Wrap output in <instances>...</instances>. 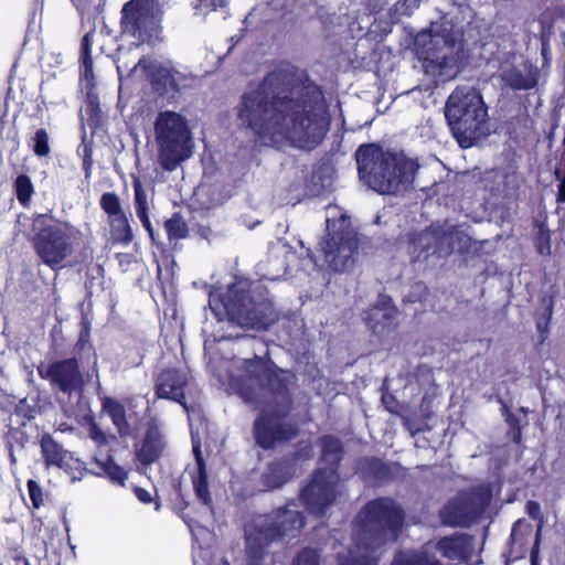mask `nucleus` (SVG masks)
<instances>
[{
	"instance_id": "obj_1",
	"label": "nucleus",
	"mask_w": 565,
	"mask_h": 565,
	"mask_svg": "<svg viewBox=\"0 0 565 565\" xmlns=\"http://www.w3.org/2000/svg\"><path fill=\"white\" fill-rule=\"evenodd\" d=\"M241 127L270 142L289 141L311 151L331 125L323 93L294 66H278L249 84L235 106Z\"/></svg>"
},
{
	"instance_id": "obj_2",
	"label": "nucleus",
	"mask_w": 565,
	"mask_h": 565,
	"mask_svg": "<svg viewBox=\"0 0 565 565\" xmlns=\"http://www.w3.org/2000/svg\"><path fill=\"white\" fill-rule=\"evenodd\" d=\"M361 180L380 194H397L408 190L419 169L416 160L384 150L377 143H364L355 151Z\"/></svg>"
},
{
	"instance_id": "obj_3",
	"label": "nucleus",
	"mask_w": 565,
	"mask_h": 565,
	"mask_svg": "<svg viewBox=\"0 0 565 565\" xmlns=\"http://www.w3.org/2000/svg\"><path fill=\"white\" fill-rule=\"evenodd\" d=\"M245 376L237 377L234 386L238 395L247 403L259 402V391L266 393L277 408L290 412L294 396L290 386L296 375L287 369L278 366L266 351L264 356L255 354L244 359L241 365Z\"/></svg>"
},
{
	"instance_id": "obj_4",
	"label": "nucleus",
	"mask_w": 565,
	"mask_h": 565,
	"mask_svg": "<svg viewBox=\"0 0 565 565\" xmlns=\"http://www.w3.org/2000/svg\"><path fill=\"white\" fill-rule=\"evenodd\" d=\"M209 307L217 321L228 319L245 329L267 330L278 320L271 301L254 300L250 292L237 284L213 287Z\"/></svg>"
},
{
	"instance_id": "obj_5",
	"label": "nucleus",
	"mask_w": 565,
	"mask_h": 565,
	"mask_svg": "<svg viewBox=\"0 0 565 565\" xmlns=\"http://www.w3.org/2000/svg\"><path fill=\"white\" fill-rule=\"evenodd\" d=\"M306 524L302 512L281 507L245 530L246 565H275L274 543L297 537Z\"/></svg>"
},
{
	"instance_id": "obj_6",
	"label": "nucleus",
	"mask_w": 565,
	"mask_h": 565,
	"mask_svg": "<svg viewBox=\"0 0 565 565\" xmlns=\"http://www.w3.org/2000/svg\"><path fill=\"white\" fill-rule=\"evenodd\" d=\"M405 511L392 497H379L367 501L353 521L358 546L375 551L388 542H395L403 530Z\"/></svg>"
},
{
	"instance_id": "obj_7",
	"label": "nucleus",
	"mask_w": 565,
	"mask_h": 565,
	"mask_svg": "<svg viewBox=\"0 0 565 565\" xmlns=\"http://www.w3.org/2000/svg\"><path fill=\"white\" fill-rule=\"evenodd\" d=\"M445 117L452 136L463 149L488 135V106L475 87L457 86L446 100Z\"/></svg>"
},
{
	"instance_id": "obj_8",
	"label": "nucleus",
	"mask_w": 565,
	"mask_h": 565,
	"mask_svg": "<svg viewBox=\"0 0 565 565\" xmlns=\"http://www.w3.org/2000/svg\"><path fill=\"white\" fill-rule=\"evenodd\" d=\"M320 460L327 466L317 468L300 491V500L310 514L322 516L337 499L338 470L344 455L341 440L333 435L319 438Z\"/></svg>"
},
{
	"instance_id": "obj_9",
	"label": "nucleus",
	"mask_w": 565,
	"mask_h": 565,
	"mask_svg": "<svg viewBox=\"0 0 565 565\" xmlns=\"http://www.w3.org/2000/svg\"><path fill=\"white\" fill-rule=\"evenodd\" d=\"M31 230V244L41 263L53 271L62 269L74 252L79 231L71 223L50 214L34 215Z\"/></svg>"
},
{
	"instance_id": "obj_10",
	"label": "nucleus",
	"mask_w": 565,
	"mask_h": 565,
	"mask_svg": "<svg viewBox=\"0 0 565 565\" xmlns=\"http://www.w3.org/2000/svg\"><path fill=\"white\" fill-rule=\"evenodd\" d=\"M160 166L173 171L192 156V134L185 118L172 110L160 111L154 121Z\"/></svg>"
},
{
	"instance_id": "obj_11",
	"label": "nucleus",
	"mask_w": 565,
	"mask_h": 565,
	"mask_svg": "<svg viewBox=\"0 0 565 565\" xmlns=\"http://www.w3.org/2000/svg\"><path fill=\"white\" fill-rule=\"evenodd\" d=\"M166 0H129L120 10V30L138 45L162 41Z\"/></svg>"
},
{
	"instance_id": "obj_12",
	"label": "nucleus",
	"mask_w": 565,
	"mask_h": 565,
	"mask_svg": "<svg viewBox=\"0 0 565 565\" xmlns=\"http://www.w3.org/2000/svg\"><path fill=\"white\" fill-rule=\"evenodd\" d=\"M492 498V487L489 483L460 490L440 509V521L451 527H470L481 520Z\"/></svg>"
},
{
	"instance_id": "obj_13",
	"label": "nucleus",
	"mask_w": 565,
	"mask_h": 565,
	"mask_svg": "<svg viewBox=\"0 0 565 565\" xmlns=\"http://www.w3.org/2000/svg\"><path fill=\"white\" fill-rule=\"evenodd\" d=\"M290 412L281 408L262 411L254 420L255 443L264 450H270L278 444L292 440L299 434L296 424L286 422Z\"/></svg>"
},
{
	"instance_id": "obj_14",
	"label": "nucleus",
	"mask_w": 565,
	"mask_h": 565,
	"mask_svg": "<svg viewBox=\"0 0 565 565\" xmlns=\"http://www.w3.org/2000/svg\"><path fill=\"white\" fill-rule=\"evenodd\" d=\"M319 249L329 269L342 273L353 263V255L358 250V238L349 226L328 231L319 242Z\"/></svg>"
},
{
	"instance_id": "obj_15",
	"label": "nucleus",
	"mask_w": 565,
	"mask_h": 565,
	"mask_svg": "<svg viewBox=\"0 0 565 565\" xmlns=\"http://www.w3.org/2000/svg\"><path fill=\"white\" fill-rule=\"evenodd\" d=\"M38 372L52 387L68 396L83 391L84 380L76 358L56 360L46 369L39 367Z\"/></svg>"
},
{
	"instance_id": "obj_16",
	"label": "nucleus",
	"mask_w": 565,
	"mask_h": 565,
	"mask_svg": "<svg viewBox=\"0 0 565 565\" xmlns=\"http://www.w3.org/2000/svg\"><path fill=\"white\" fill-rule=\"evenodd\" d=\"M189 385V374L179 367L162 369L154 377L153 391L159 399L172 401L189 411L185 388Z\"/></svg>"
},
{
	"instance_id": "obj_17",
	"label": "nucleus",
	"mask_w": 565,
	"mask_h": 565,
	"mask_svg": "<svg viewBox=\"0 0 565 565\" xmlns=\"http://www.w3.org/2000/svg\"><path fill=\"white\" fill-rule=\"evenodd\" d=\"M414 50L426 74L443 77L446 70L454 66L452 56L440 55L435 49L430 31H422L416 35Z\"/></svg>"
},
{
	"instance_id": "obj_18",
	"label": "nucleus",
	"mask_w": 565,
	"mask_h": 565,
	"mask_svg": "<svg viewBox=\"0 0 565 565\" xmlns=\"http://www.w3.org/2000/svg\"><path fill=\"white\" fill-rule=\"evenodd\" d=\"M361 479L373 487H382L395 481L403 467L398 462H387L377 457H363L356 466Z\"/></svg>"
},
{
	"instance_id": "obj_19",
	"label": "nucleus",
	"mask_w": 565,
	"mask_h": 565,
	"mask_svg": "<svg viewBox=\"0 0 565 565\" xmlns=\"http://www.w3.org/2000/svg\"><path fill=\"white\" fill-rule=\"evenodd\" d=\"M166 448V441L156 418L146 424L142 438L135 444V459L143 467L157 462Z\"/></svg>"
},
{
	"instance_id": "obj_20",
	"label": "nucleus",
	"mask_w": 565,
	"mask_h": 565,
	"mask_svg": "<svg viewBox=\"0 0 565 565\" xmlns=\"http://www.w3.org/2000/svg\"><path fill=\"white\" fill-rule=\"evenodd\" d=\"M297 454L282 456L270 461L262 475V484L266 490H276L291 480L296 473Z\"/></svg>"
},
{
	"instance_id": "obj_21",
	"label": "nucleus",
	"mask_w": 565,
	"mask_h": 565,
	"mask_svg": "<svg viewBox=\"0 0 565 565\" xmlns=\"http://www.w3.org/2000/svg\"><path fill=\"white\" fill-rule=\"evenodd\" d=\"M436 550L449 561L467 562L473 553V536L467 533H454L440 537Z\"/></svg>"
},
{
	"instance_id": "obj_22",
	"label": "nucleus",
	"mask_w": 565,
	"mask_h": 565,
	"mask_svg": "<svg viewBox=\"0 0 565 565\" xmlns=\"http://www.w3.org/2000/svg\"><path fill=\"white\" fill-rule=\"evenodd\" d=\"M446 236V232L440 227L415 234L409 243V252L414 256L413 260H418L423 254H425L424 258H427L429 254L439 253L441 241Z\"/></svg>"
},
{
	"instance_id": "obj_23",
	"label": "nucleus",
	"mask_w": 565,
	"mask_h": 565,
	"mask_svg": "<svg viewBox=\"0 0 565 565\" xmlns=\"http://www.w3.org/2000/svg\"><path fill=\"white\" fill-rule=\"evenodd\" d=\"M40 448L45 468L57 467L67 470L72 467V454L64 449L50 434L45 433L41 436Z\"/></svg>"
},
{
	"instance_id": "obj_24",
	"label": "nucleus",
	"mask_w": 565,
	"mask_h": 565,
	"mask_svg": "<svg viewBox=\"0 0 565 565\" xmlns=\"http://www.w3.org/2000/svg\"><path fill=\"white\" fill-rule=\"evenodd\" d=\"M398 310L394 305L374 306L365 312V322L373 333L382 334L385 331H391L396 327L395 320Z\"/></svg>"
},
{
	"instance_id": "obj_25",
	"label": "nucleus",
	"mask_w": 565,
	"mask_h": 565,
	"mask_svg": "<svg viewBox=\"0 0 565 565\" xmlns=\"http://www.w3.org/2000/svg\"><path fill=\"white\" fill-rule=\"evenodd\" d=\"M102 409L110 417L121 437L131 435V426L127 420L125 406L119 401L106 396L102 401Z\"/></svg>"
},
{
	"instance_id": "obj_26",
	"label": "nucleus",
	"mask_w": 565,
	"mask_h": 565,
	"mask_svg": "<svg viewBox=\"0 0 565 565\" xmlns=\"http://www.w3.org/2000/svg\"><path fill=\"white\" fill-rule=\"evenodd\" d=\"M150 83L154 92L159 95L168 93H179L180 86L175 73L163 66L156 67L149 75Z\"/></svg>"
},
{
	"instance_id": "obj_27",
	"label": "nucleus",
	"mask_w": 565,
	"mask_h": 565,
	"mask_svg": "<svg viewBox=\"0 0 565 565\" xmlns=\"http://www.w3.org/2000/svg\"><path fill=\"white\" fill-rule=\"evenodd\" d=\"M110 236L114 243L129 245L134 241V232L130 225V216L124 212L108 218Z\"/></svg>"
},
{
	"instance_id": "obj_28",
	"label": "nucleus",
	"mask_w": 565,
	"mask_h": 565,
	"mask_svg": "<svg viewBox=\"0 0 565 565\" xmlns=\"http://www.w3.org/2000/svg\"><path fill=\"white\" fill-rule=\"evenodd\" d=\"M95 26L87 31L81 40L79 61L83 66L82 76L86 79L94 78V63L92 58V45L94 41Z\"/></svg>"
},
{
	"instance_id": "obj_29",
	"label": "nucleus",
	"mask_w": 565,
	"mask_h": 565,
	"mask_svg": "<svg viewBox=\"0 0 565 565\" xmlns=\"http://www.w3.org/2000/svg\"><path fill=\"white\" fill-rule=\"evenodd\" d=\"M193 490L199 501L206 507H212V497L209 489V476L206 466L196 468V473L192 476Z\"/></svg>"
},
{
	"instance_id": "obj_30",
	"label": "nucleus",
	"mask_w": 565,
	"mask_h": 565,
	"mask_svg": "<svg viewBox=\"0 0 565 565\" xmlns=\"http://www.w3.org/2000/svg\"><path fill=\"white\" fill-rule=\"evenodd\" d=\"M13 190L18 202L23 207H28L34 194V185L31 178L25 173L19 174L13 182Z\"/></svg>"
},
{
	"instance_id": "obj_31",
	"label": "nucleus",
	"mask_w": 565,
	"mask_h": 565,
	"mask_svg": "<svg viewBox=\"0 0 565 565\" xmlns=\"http://www.w3.org/2000/svg\"><path fill=\"white\" fill-rule=\"evenodd\" d=\"M95 463L100 470V473L108 477L111 481L117 482L119 484H124L127 479V471L115 462L111 456H108L105 460H99L95 458Z\"/></svg>"
},
{
	"instance_id": "obj_32",
	"label": "nucleus",
	"mask_w": 565,
	"mask_h": 565,
	"mask_svg": "<svg viewBox=\"0 0 565 565\" xmlns=\"http://www.w3.org/2000/svg\"><path fill=\"white\" fill-rule=\"evenodd\" d=\"M392 565H443L434 555L427 552H412L394 558Z\"/></svg>"
},
{
	"instance_id": "obj_33",
	"label": "nucleus",
	"mask_w": 565,
	"mask_h": 565,
	"mask_svg": "<svg viewBox=\"0 0 565 565\" xmlns=\"http://www.w3.org/2000/svg\"><path fill=\"white\" fill-rule=\"evenodd\" d=\"M164 230L170 242L185 238L189 233L186 222L179 212L173 213L170 218L166 220Z\"/></svg>"
},
{
	"instance_id": "obj_34",
	"label": "nucleus",
	"mask_w": 565,
	"mask_h": 565,
	"mask_svg": "<svg viewBox=\"0 0 565 565\" xmlns=\"http://www.w3.org/2000/svg\"><path fill=\"white\" fill-rule=\"evenodd\" d=\"M78 11L82 21H94L102 13V4L96 0H71Z\"/></svg>"
},
{
	"instance_id": "obj_35",
	"label": "nucleus",
	"mask_w": 565,
	"mask_h": 565,
	"mask_svg": "<svg viewBox=\"0 0 565 565\" xmlns=\"http://www.w3.org/2000/svg\"><path fill=\"white\" fill-rule=\"evenodd\" d=\"M99 206L108 218L125 212L120 199L115 192H104L99 199Z\"/></svg>"
},
{
	"instance_id": "obj_36",
	"label": "nucleus",
	"mask_w": 565,
	"mask_h": 565,
	"mask_svg": "<svg viewBox=\"0 0 565 565\" xmlns=\"http://www.w3.org/2000/svg\"><path fill=\"white\" fill-rule=\"evenodd\" d=\"M132 188H134V205H135L137 216L149 214L148 194H147V191L145 190L141 181L136 178L132 181Z\"/></svg>"
},
{
	"instance_id": "obj_37",
	"label": "nucleus",
	"mask_w": 565,
	"mask_h": 565,
	"mask_svg": "<svg viewBox=\"0 0 565 565\" xmlns=\"http://www.w3.org/2000/svg\"><path fill=\"white\" fill-rule=\"evenodd\" d=\"M338 565H379V559L369 553H353L339 555Z\"/></svg>"
},
{
	"instance_id": "obj_38",
	"label": "nucleus",
	"mask_w": 565,
	"mask_h": 565,
	"mask_svg": "<svg viewBox=\"0 0 565 565\" xmlns=\"http://www.w3.org/2000/svg\"><path fill=\"white\" fill-rule=\"evenodd\" d=\"M87 125L93 132L103 126V113L96 99H89L86 106Z\"/></svg>"
},
{
	"instance_id": "obj_39",
	"label": "nucleus",
	"mask_w": 565,
	"mask_h": 565,
	"mask_svg": "<svg viewBox=\"0 0 565 565\" xmlns=\"http://www.w3.org/2000/svg\"><path fill=\"white\" fill-rule=\"evenodd\" d=\"M38 409L28 403L26 398L20 399L14 407L12 415L17 416L20 422L19 426H25L28 422L35 418Z\"/></svg>"
},
{
	"instance_id": "obj_40",
	"label": "nucleus",
	"mask_w": 565,
	"mask_h": 565,
	"mask_svg": "<svg viewBox=\"0 0 565 565\" xmlns=\"http://www.w3.org/2000/svg\"><path fill=\"white\" fill-rule=\"evenodd\" d=\"M32 149L34 154L38 157L49 156L51 148L49 143V135L44 128L38 129L32 137Z\"/></svg>"
},
{
	"instance_id": "obj_41",
	"label": "nucleus",
	"mask_w": 565,
	"mask_h": 565,
	"mask_svg": "<svg viewBox=\"0 0 565 565\" xmlns=\"http://www.w3.org/2000/svg\"><path fill=\"white\" fill-rule=\"evenodd\" d=\"M503 408L505 411V422L509 425L508 435L515 445H519L522 441V426L520 419L509 411L507 405H503Z\"/></svg>"
},
{
	"instance_id": "obj_42",
	"label": "nucleus",
	"mask_w": 565,
	"mask_h": 565,
	"mask_svg": "<svg viewBox=\"0 0 565 565\" xmlns=\"http://www.w3.org/2000/svg\"><path fill=\"white\" fill-rule=\"evenodd\" d=\"M82 148L81 157H82V167L85 173V178L89 179L92 174V169L94 164L93 160V142H87L85 138H83L82 145L78 150Z\"/></svg>"
},
{
	"instance_id": "obj_43",
	"label": "nucleus",
	"mask_w": 565,
	"mask_h": 565,
	"mask_svg": "<svg viewBox=\"0 0 565 565\" xmlns=\"http://www.w3.org/2000/svg\"><path fill=\"white\" fill-rule=\"evenodd\" d=\"M320 554L317 550L305 547L298 552L292 565H319Z\"/></svg>"
},
{
	"instance_id": "obj_44",
	"label": "nucleus",
	"mask_w": 565,
	"mask_h": 565,
	"mask_svg": "<svg viewBox=\"0 0 565 565\" xmlns=\"http://www.w3.org/2000/svg\"><path fill=\"white\" fill-rule=\"evenodd\" d=\"M26 488L33 509H40L44 504V493L38 481L29 479Z\"/></svg>"
},
{
	"instance_id": "obj_45",
	"label": "nucleus",
	"mask_w": 565,
	"mask_h": 565,
	"mask_svg": "<svg viewBox=\"0 0 565 565\" xmlns=\"http://www.w3.org/2000/svg\"><path fill=\"white\" fill-rule=\"evenodd\" d=\"M536 250L541 255H548L551 253V241L548 231L540 228L535 238Z\"/></svg>"
},
{
	"instance_id": "obj_46",
	"label": "nucleus",
	"mask_w": 565,
	"mask_h": 565,
	"mask_svg": "<svg viewBox=\"0 0 565 565\" xmlns=\"http://www.w3.org/2000/svg\"><path fill=\"white\" fill-rule=\"evenodd\" d=\"M553 315V301L551 300L548 305L544 308L543 317L539 318L536 321V327L542 337H544V333L547 332L550 321L552 319Z\"/></svg>"
},
{
	"instance_id": "obj_47",
	"label": "nucleus",
	"mask_w": 565,
	"mask_h": 565,
	"mask_svg": "<svg viewBox=\"0 0 565 565\" xmlns=\"http://www.w3.org/2000/svg\"><path fill=\"white\" fill-rule=\"evenodd\" d=\"M525 512L526 514L534 521H539L540 524L542 526V522H543V514H542V511H541V505L537 501H534V500H529L526 503H525Z\"/></svg>"
},
{
	"instance_id": "obj_48",
	"label": "nucleus",
	"mask_w": 565,
	"mask_h": 565,
	"mask_svg": "<svg viewBox=\"0 0 565 565\" xmlns=\"http://www.w3.org/2000/svg\"><path fill=\"white\" fill-rule=\"evenodd\" d=\"M89 337H90L89 323L83 322L79 334H78V339L75 343V349L77 351L84 350V348L89 343Z\"/></svg>"
},
{
	"instance_id": "obj_49",
	"label": "nucleus",
	"mask_w": 565,
	"mask_h": 565,
	"mask_svg": "<svg viewBox=\"0 0 565 565\" xmlns=\"http://www.w3.org/2000/svg\"><path fill=\"white\" fill-rule=\"evenodd\" d=\"M88 435H89L90 439L94 440L98 446H103L108 443L106 434L95 423H93L89 426Z\"/></svg>"
},
{
	"instance_id": "obj_50",
	"label": "nucleus",
	"mask_w": 565,
	"mask_h": 565,
	"mask_svg": "<svg viewBox=\"0 0 565 565\" xmlns=\"http://www.w3.org/2000/svg\"><path fill=\"white\" fill-rule=\"evenodd\" d=\"M536 82L533 78H526L518 74L511 82V87L514 89H531L535 86Z\"/></svg>"
},
{
	"instance_id": "obj_51",
	"label": "nucleus",
	"mask_w": 565,
	"mask_h": 565,
	"mask_svg": "<svg viewBox=\"0 0 565 565\" xmlns=\"http://www.w3.org/2000/svg\"><path fill=\"white\" fill-rule=\"evenodd\" d=\"M382 403L387 412L397 414L399 411V403L392 393H384L382 395Z\"/></svg>"
},
{
	"instance_id": "obj_52",
	"label": "nucleus",
	"mask_w": 565,
	"mask_h": 565,
	"mask_svg": "<svg viewBox=\"0 0 565 565\" xmlns=\"http://www.w3.org/2000/svg\"><path fill=\"white\" fill-rule=\"evenodd\" d=\"M174 492H175V503H174L175 508L179 511H184L189 507V502L185 500V498L182 493L180 483L174 487Z\"/></svg>"
},
{
	"instance_id": "obj_53",
	"label": "nucleus",
	"mask_w": 565,
	"mask_h": 565,
	"mask_svg": "<svg viewBox=\"0 0 565 565\" xmlns=\"http://www.w3.org/2000/svg\"><path fill=\"white\" fill-rule=\"evenodd\" d=\"M134 493L137 497V499L145 504H149L152 502V497L150 492L145 488L135 487Z\"/></svg>"
},
{
	"instance_id": "obj_54",
	"label": "nucleus",
	"mask_w": 565,
	"mask_h": 565,
	"mask_svg": "<svg viewBox=\"0 0 565 565\" xmlns=\"http://www.w3.org/2000/svg\"><path fill=\"white\" fill-rule=\"evenodd\" d=\"M541 532L542 526L539 525L536 533H535V542L531 548L530 558H539V548H540V542H541Z\"/></svg>"
},
{
	"instance_id": "obj_55",
	"label": "nucleus",
	"mask_w": 565,
	"mask_h": 565,
	"mask_svg": "<svg viewBox=\"0 0 565 565\" xmlns=\"http://www.w3.org/2000/svg\"><path fill=\"white\" fill-rule=\"evenodd\" d=\"M138 218L140 220L143 228L147 231V233L149 234V236L153 241L154 239L153 227H152L149 214L138 215Z\"/></svg>"
},
{
	"instance_id": "obj_56",
	"label": "nucleus",
	"mask_w": 565,
	"mask_h": 565,
	"mask_svg": "<svg viewBox=\"0 0 565 565\" xmlns=\"http://www.w3.org/2000/svg\"><path fill=\"white\" fill-rule=\"evenodd\" d=\"M193 454H194V457H195L196 468L200 467V463H202V466H206L205 465V460H204V458L202 456V452H201L200 445H194L193 446Z\"/></svg>"
},
{
	"instance_id": "obj_57",
	"label": "nucleus",
	"mask_w": 565,
	"mask_h": 565,
	"mask_svg": "<svg viewBox=\"0 0 565 565\" xmlns=\"http://www.w3.org/2000/svg\"><path fill=\"white\" fill-rule=\"evenodd\" d=\"M557 200L559 202H565V178L561 181L558 185Z\"/></svg>"
},
{
	"instance_id": "obj_58",
	"label": "nucleus",
	"mask_w": 565,
	"mask_h": 565,
	"mask_svg": "<svg viewBox=\"0 0 565 565\" xmlns=\"http://www.w3.org/2000/svg\"><path fill=\"white\" fill-rule=\"evenodd\" d=\"M129 353H136V356H137V360H134L131 361L130 366H138L141 364L142 362V355L139 353V351L137 349H129L128 350Z\"/></svg>"
},
{
	"instance_id": "obj_59",
	"label": "nucleus",
	"mask_w": 565,
	"mask_h": 565,
	"mask_svg": "<svg viewBox=\"0 0 565 565\" xmlns=\"http://www.w3.org/2000/svg\"><path fill=\"white\" fill-rule=\"evenodd\" d=\"M14 565H30L28 558L21 554H15L13 557Z\"/></svg>"
},
{
	"instance_id": "obj_60",
	"label": "nucleus",
	"mask_w": 565,
	"mask_h": 565,
	"mask_svg": "<svg viewBox=\"0 0 565 565\" xmlns=\"http://www.w3.org/2000/svg\"><path fill=\"white\" fill-rule=\"evenodd\" d=\"M306 256H307V258H308L310 262H312L315 265H317V264H318V262H317V257H316V254H315L310 248H307V249H306Z\"/></svg>"
},
{
	"instance_id": "obj_61",
	"label": "nucleus",
	"mask_w": 565,
	"mask_h": 565,
	"mask_svg": "<svg viewBox=\"0 0 565 565\" xmlns=\"http://www.w3.org/2000/svg\"><path fill=\"white\" fill-rule=\"evenodd\" d=\"M521 523V521H516L514 524H513V527H512V533H511V536L513 537L515 535V531H516V526Z\"/></svg>"
},
{
	"instance_id": "obj_62",
	"label": "nucleus",
	"mask_w": 565,
	"mask_h": 565,
	"mask_svg": "<svg viewBox=\"0 0 565 565\" xmlns=\"http://www.w3.org/2000/svg\"><path fill=\"white\" fill-rule=\"evenodd\" d=\"M539 558H531V565H537Z\"/></svg>"
},
{
	"instance_id": "obj_63",
	"label": "nucleus",
	"mask_w": 565,
	"mask_h": 565,
	"mask_svg": "<svg viewBox=\"0 0 565 565\" xmlns=\"http://www.w3.org/2000/svg\"><path fill=\"white\" fill-rule=\"evenodd\" d=\"M159 508H160V502H159V501H157V502H156V510H159Z\"/></svg>"
},
{
	"instance_id": "obj_64",
	"label": "nucleus",
	"mask_w": 565,
	"mask_h": 565,
	"mask_svg": "<svg viewBox=\"0 0 565 565\" xmlns=\"http://www.w3.org/2000/svg\"><path fill=\"white\" fill-rule=\"evenodd\" d=\"M201 4L206 7L207 6L206 0H201Z\"/></svg>"
}]
</instances>
